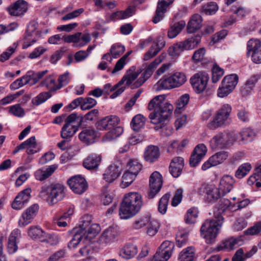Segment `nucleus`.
I'll use <instances>...</instances> for the list:
<instances>
[{
  "instance_id": "nucleus-17",
  "label": "nucleus",
  "mask_w": 261,
  "mask_h": 261,
  "mask_svg": "<svg viewBox=\"0 0 261 261\" xmlns=\"http://www.w3.org/2000/svg\"><path fill=\"white\" fill-rule=\"evenodd\" d=\"M91 37L89 34H82L76 33L74 34L68 35L64 38V41L67 43H74L73 46L82 47L89 43Z\"/></svg>"
},
{
  "instance_id": "nucleus-37",
  "label": "nucleus",
  "mask_w": 261,
  "mask_h": 261,
  "mask_svg": "<svg viewBox=\"0 0 261 261\" xmlns=\"http://www.w3.org/2000/svg\"><path fill=\"white\" fill-rule=\"evenodd\" d=\"M29 236L33 239H40L41 242L46 240V233L40 228L31 226L28 230Z\"/></svg>"
},
{
  "instance_id": "nucleus-53",
  "label": "nucleus",
  "mask_w": 261,
  "mask_h": 261,
  "mask_svg": "<svg viewBox=\"0 0 261 261\" xmlns=\"http://www.w3.org/2000/svg\"><path fill=\"white\" fill-rule=\"evenodd\" d=\"M212 72V81L214 83L218 82L224 73V70L216 64L213 66Z\"/></svg>"
},
{
  "instance_id": "nucleus-24",
  "label": "nucleus",
  "mask_w": 261,
  "mask_h": 261,
  "mask_svg": "<svg viewBox=\"0 0 261 261\" xmlns=\"http://www.w3.org/2000/svg\"><path fill=\"white\" fill-rule=\"evenodd\" d=\"M174 0H159L158 3L155 14L153 18L154 23H158L164 17V14L167 11V8L171 4Z\"/></svg>"
},
{
  "instance_id": "nucleus-27",
  "label": "nucleus",
  "mask_w": 261,
  "mask_h": 261,
  "mask_svg": "<svg viewBox=\"0 0 261 261\" xmlns=\"http://www.w3.org/2000/svg\"><path fill=\"white\" fill-rule=\"evenodd\" d=\"M39 208V205L35 203L30 206L23 212L22 215V218L23 219L22 225L23 226H26L32 222L33 219L36 216Z\"/></svg>"
},
{
  "instance_id": "nucleus-1",
  "label": "nucleus",
  "mask_w": 261,
  "mask_h": 261,
  "mask_svg": "<svg viewBox=\"0 0 261 261\" xmlns=\"http://www.w3.org/2000/svg\"><path fill=\"white\" fill-rule=\"evenodd\" d=\"M149 110L153 111L149 114L151 123L159 125L162 128L168 121V118L172 114L173 107L167 102L164 95L156 96L148 103Z\"/></svg>"
},
{
  "instance_id": "nucleus-33",
  "label": "nucleus",
  "mask_w": 261,
  "mask_h": 261,
  "mask_svg": "<svg viewBox=\"0 0 261 261\" xmlns=\"http://www.w3.org/2000/svg\"><path fill=\"white\" fill-rule=\"evenodd\" d=\"M258 79L259 76L257 75H254L250 77L242 87L241 90L242 94L243 96L251 94Z\"/></svg>"
},
{
  "instance_id": "nucleus-51",
  "label": "nucleus",
  "mask_w": 261,
  "mask_h": 261,
  "mask_svg": "<svg viewBox=\"0 0 261 261\" xmlns=\"http://www.w3.org/2000/svg\"><path fill=\"white\" fill-rule=\"evenodd\" d=\"M169 198L170 195L166 194L162 197L159 202L158 211L162 215L165 214L167 211Z\"/></svg>"
},
{
  "instance_id": "nucleus-19",
  "label": "nucleus",
  "mask_w": 261,
  "mask_h": 261,
  "mask_svg": "<svg viewBox=\"0 0 261 261\" xmlns=\"http://www.w3.org/2000/svg\"><path fill=\"white\" fill-rule=\"evenodd\" d=\"M119 234L120 231L117 226H110L102 232L100 241L102 243L111 244L117 241Z\"/></svg>"
},
{
  "instance_id": "nucleus-58",
  "label": "nucleus",
  "mask_w": 261,
  "mask_h": 261,
  "mask_svg": "<svg viewBox=\"0 0 261 261\" xmlns=\"http://www.w3.org/2000/svg\"><path fill=\"white\" fill-rule=\"evenodd\" d=\"M198 216V211L196 208L189 209L185 216V221L187 223L193 224L196 222V219Z\"/></svg>"
},
{
  "instance_id": "nucleus-23",
  "label": "nucleus",
  "mask_w": 261,
  "mask_h": 261,
  "mask_svg": "<svg viewBox=\"0 0 261 261\" xmlns=\"http://www.w3.org/2000/svg\"><path fill=\"white\" fill-rule=\"evenodd\" d=\"M36 25L35 22H31L28 24L24 37L28 44L24 45L23 48L29 47L36 42L38 38V32L36 31Z\"/></svg>"
},
{
  "instance_id": "nucleus-22",
  "label": "nucleus",
  "mask_w": 261,
  "mask_h": 261,
  "mask_svg": "<svg viewBox=\"0 0 261 261\" xmlns=\"http://www.w3.org/2000/svg\"><path fill=\"white\" fill-rule=\"evenodd\" d=\"M121 169L116 164L110 165L103 174V179L108 183L114 182L121 174Z\"/></svg>"
},
{
  "instance_id": "nucleus-62",
  "label": "nucleus",
  "mask_w": 261,
  "mask_h": 261,
  "mask_svg": "<svg viewBox=\"0 0 261 261\" xmlns=\"http://www.w3.org/2000/svg\"><path fill=\"white\" fill-rule=\"evenodd\" d=\"M17 45L14 43L12 46H10L6 51L3 52L0 55V61L4 62L8 60L11 55L15 52Z\"/></svg>"
},
{
  "instance_id": "nucleus-36",
  "label": "nucleus",
  "mask_w": 261,
  "mask_h": 261,
  "mask_svg": "<svg viewBox=\"0 0 261 261\" xmlns=\"http://www.w3.org/2000/svg\"><path fill=\"white\" fill-rule=\"evenodd\" d=\"M236 140L240 138L239 141L242 143H246L252 141L255 136V134L252 129L244 128L238 135L236 134Z\"/></svg>"
},
{
  "instance_id": "nucleus-46",
  "label": "nucleus",
  "mask_w": 261,
  "mask_h": 261,
  "mask_svg": "<svg viewBox=\"0 0 261 261\" xmlns=\"http://www.w3.org/2000/svg\"><path fill=\"white\" fill-rule=\"evenodd\" d=\"M239 78L237 74H230L225 76L223 79L222 83L230 88V89L234 90L238 83Z\"/></svg>"
},
{
  "instance_id": "nucleus-42",
  "label": "nucleus",
  "mask_w": 261,
  "mask_h": 261,
  "mask_svg": "<svg viewBox=\"0 0 261 261\" xmlns=\"http://www.w3.org/2000/svg\"><path fill=\"white\" fill-rule=\"evenodd\" d=\"M126 171L136 176L142 168V165L136 159H130L126 165Z\"/></svg>"
},
{
  "instance_id": "nucleus-63",
  "label": "nucleus",
  "mask_w": 261,
  "mask_h": 261,
  "mask_svg": "<svg viewBox=\"0 0 261 261\" xmlns=\"http://www.w3.org/2000/svg\"><path fill=\"white\" fill-rule=\"evenodd\" d=\"M32 190L30 188H27L20 192L16 196L17 199H20L24 204H26L31 198Z\"/></svg>"
},
{
  "instance_id": "nucleus-2",
  "label": "nucleus",
  "mask_w": 261,
  "mask_h": 261,
  "mask_svg": "<svg viewBox=\"0 0 261 261\" xmlns=\"http://www.w3.org/2000/svg\"><path fill=\"white\" fill-rule=\"evenodd\" d=\"M143 202L141 194L138 192H129L124 195L119 208L121 219H128L139 213Z\"/></svg>"
},
{
  "instance_id": "nucleus-52",
  "label": "nucleus",
  "mask_w": 261,
  "mask_h": 261,
  "mask_svg": "<svg viewBox=\"0 0 261 261\" xmlns=\"http://www.w3.org/2000/svg\"><path fill=\"white\" fill-rule=\"evenodd\" d=\"M136 177V175L126 171L122 177L121 187L125 188L128 187L135 180Z\"/></svg>"
},
{
  "instance_id": "nucleus-12",
  "label": "nucleus",
  "mask_w": 261,
  "mask_h": 261,
  "mask_svg": "<svg viewBox=\"0 0 261 261\" xmlns=\"http://www.w3.org/2000/svg\"><path fill=\"white\" fill-rule=\"evenodd\" d=\"M247 54L256 64L261 63V41L256 39H251L247 43Z\"/></svg>"
},
{
  "instance_id": "nucleus-38",
  "label": "nucleus",
  "mask_w": 261,
  "mask_h": 261,
  "mask_svg": "<svg viewBox=\"0 0 261 261\" xmlns=\"http://www.w3.org/2000/svg\"><path fill=\"white\" fill-rule=\"evenodd\" d=\"M165 42L161 41L157 42L152 45L150 49L146 53L144 56V60L147 61L154 57L165 46Z\"/></svg>"
},
{
  "instance_id": "nucleus-35",
  "label": "nucleus",
  "mask_w": 261,
  "mask_h": 261,
  "mask_svg": "<svg viewBox=\"0 0 261 261\" xmlns=\"http://www.w3.org/2000/svg\"><path fill=\"white\" fill-rule=\"evenodd\" d=\"M202 19L201 16L197 14L192 16L187 25V32L191 34L199 30L202 27Z\"/></svg>"
},
{
  "instance_id": "nucleus-59",
  "label": "nucleus",
  "mask_w": 261,
  "mask_h": 261,
  "mask_svg": "<svg viewBox=\"0 0 261 261\" xmlns=\"http://www.w3.org/2000/svg\"><path fill=\"white\" fill-rule=\"evenodd\" d=\"M37 180L43 181L49 177V167H43L37 170L35 173Z\"/></svg>"
},
{
  "instance_id": "nucleus-7",
  "label": "nucleus",
  "mask_w": 261,
  "mask_h": 261,
  "mask_svg": "<svg viewBox=\"0 0 261 261\" xmlns=\"http://www.w3.org/2000/svg\"><path fill=\"white\" fill-rule=\"evenodd\" d=\"M236 134L233 133H219L210 141V147L213 149L227 148L233 144L236 141Z\"/></svg>"
},
{
  "instance_id": "nucleus-3",
  "label": "nucleus",
  "mask_w": 261,
  "mask_h": 261,
  "mask_svg": "<svg viewBox=\"0 0 261 261\" xmlns=\"http://www.w3.org/2000/svg\"><path fill=\"white\" fill-rule=\"evenodd\" d=\"M224 222V218L220 214H215L212 219L206 220L200 228L201 236L205 239L207 244H211L220 231Z\"/></svg>"
},
{
  "instance_id": "nucleus-57",
  "label": "nucleus",
  "mask_w": 261,
  "mask_h": 261,
  "mask_svg": "<svg viewBox=\"0 0 261 261\" xmlns=\"http://www.w3.org/2000/svg\"><path fill=\"white\" fill-rule=\"evenodd\" d=\"M150 222V218L143 217L136 219L133 223V227L135 229H140L146 226Z\"/></svg>"
},
{
  "instance_id": "nucleus-39",
  "label": "nucleus",
  "mask_w": 261,
  "mask_h": 261,
  "mask_svg": "<svg viewBox=\"0 0 261 261\" xmlns=\"http://www.w3.org/2000/svg\"><path fill=\"white\" fill-rule=\"evenodd\" d=\"M174 248V244L173 242L165 241L161 245L158 251L164 256H168V258H169L172 255Z\"/></svg>"
},
{
  "instance_id": "nucleus-8",
  "label": "nucleus",
  "mask_w": 261,
  "mask_h": 261,
  "mask_svg": "<svg viewBox=\"0 0 261 261\" xmlns=\"http://www.w3.org/2000/svg\"><path fill=\"white\" fill-rule=\"evenodd\" d=\"M91 217L85 216L83 217L79 229L82 231L84 239L90 241L100 230V226L96 223H91Z\"/></svg>"
},
{
  "instance_id": "nucleus-21",
  "label": "nucleus",
  "mask_w": 261,
  "mask_h": 261,
  "mask_svg": "<svg viewBox=\"0 0 261 261\" xmlns=\"http://www.w3.org/2000/svg\"><path fill=\"white\" fill-rule=\"evenodd\" d=\"M119 121V119L117 117L113 115L109 116L99 120L96 123V126L100 130L111 129L117 125Z\"/></svg>"
},
{
  "instance_id": "nucleus-25",
  "label": "nucleus",
  "mask_w": 261,
  "mask_h": 261,
  "mask_svg": "<svg viewBox=\"0 0 261 261\" xmlns=\"http://www.w3.org/2000/svg\"><path fill=\"white\" fill-rule=\"evenodd\" d=\"M97 136L95 129L92 128L84 129L79 134V138L85 144L88 145L95 142Z\"/></svg>"
},
{
  "instance_id": "nucleus-32",
  "label": "nucleus",
  "mask_w": 261,
  "mask_h": 261,
  "mask_svg": "<svg viewBox=\"0 0 261 261\" xmlns=\"http://www.w3.org/2000/svg\"><path fill=\"white\" fill-rule=\"evenodd\" d=\"M69 81V73L68 72H66L59 76L58 84H56L55 80H50V93L55 92L62 87L67 85Z\"/></svg>"
},
{
  "instance_id": "nucleus-15",
  "label": "nucleus",
  "mask_w": 261,
  "mask_h": 261,
  "mask_svg": "<svg viewBox=\"0 0 261 261\" xmlns=\"http://www.w3.org/2000/svg\"><path fill=\"white\" fill-rule=\"evenodd\" d=\"M162 177L158 171L153 172L149 178L150 190L148 194L149 198H153L159 192L162 186Z\"/></svg>"
},
{
  "instance_id": "nucleus-41",
  "label": "nucleus",
  "mask_w": 261,
  "mask_h": 261,
  "mask_svg": "<svg viewBox=\"0 0 261 261\" xmlns=\"http://www.w3.org/2000/svg\"><path fill=\"white\" fill-rule=\"evenodd\" d=\"M186 23L184 21H180L175 23L169 29L168 32V36L170 38H174L179 34L184 28Z\"/></svg>"
},
{
  "instance_id": "nucleus-61",
  "label": "nucleus",
  "mask_w": 261,
  "mask_h": 261,
  "mask_svg": "<svg viewBox=\"0 0 261 261\" xmlns=\"http://www.w3.org/2000/svg\"><path fill=\"white\" fill-rule=\"evenodd\" d=\"M201 37L200 35H196L186 39L190 50L195 48L201 41Z\"/></svg>"
},
{
  "instance_id": "nucleus-43",
  "label": "nucleus",
  "mask_w": 261,
  "mask_h": 261,
  "mask_svg": "<svg viewBox=\"0 0 261 261\" xmlns=\"http://www.w3.org/2000/svg\"><path fill=\"white\" fill-rule=\"evenodd\" d=\"M252 169V166L249 163H245L241 165L235 173V176L239 179L246 176Z\"/></svg>"
},
{
  "instance_id": "nucleus-29",
  "label": "nucleus",
  "mask_w": 261,
  "mask_h": 261,
  "mask_svg": "<svg viewBox=\"0 0 261 261\" xmlns=\"http://www.w3.org/2000/svg\"><path fill=\"white\" fill-rule=\"evenodd\" d=\"M138 252V247L136 245L127 243L120 249L119 255L125 259H129L133 258Z\"/></svg>"
},
{
  "instance_id": "nucleus-13",
  "label": "nucleus",
  "mask_w": 261,
  "mask_h": 261,
  "mask_svg": "<svg viewBox=\"0 0 261 261\" xmlns=\"http://www.w3.org/2000/svg\"><path fill=\"white\" fill-rule=\"evenodd\" d=\"M68 184L72 191L77 194L84 193L88 187L85 179L80 175L71 177L68 180Z\"/></svg>"
},
{
  "instance_id": "nucleus-14",
  "label": "nucleus",
  "mask_w": 261,
  "mask_h": 261,
  "mask_svg": "<svg viewBox=\"0 0 261 261\" xmlns=\"http://www.w3.org/2000/svg\"><path fill=\"white\" fill-rule=\"evenodd\" d=\"M141 73L140 70H137L135 66H132L123 76L121 80L111 89V91L115 90L118 87H119L125 82L126 86H131V88L134 89L133 85L137 81L135 80L138 77Z\"/></svg>"
},
{
  "instance_id": "nucleus-55",
  "label": "nucleus",
  "mask_w": 261,
  "mask_h": 261,
  "mask_svg": "<svg viewBox=\"0 0 261 261\" xmlns=\"http://www.w3.org/2000/svg\"><path fill=\"white\" fill-rule=\"evenodd\" d=\"M125 51L124 46L115 44L112 46L110 49V53L113 58H117L120 57Z\"/></svg>"
},
{
  "instance_id": "nucleus-47",
  "label": "nucleus",
  "mask_w": 261,
  "mask_h": 261,
  "mask_svg": "<svg viewBox=\"0 0 261 261\" xmlns=\"http://www.w3.org/2000/svg\"><path fill=\"white\" fill-rule=\"evenodd\" d=\"M146 118L144 116L141 114L136 115L132 119L131 125L133 129L135 131H138L145 124Z\"/></svg>"
},
{
  "instance_id": "nucleus-6",
  "label": "nucleus",
  "mask_w": 261,
  "mask_h": 261,
  "mask_svg": "<svg viewBox=\"0 0 261 261\" xmlns=\"http://www.w3.org/2000/svg\"><path fill=\"white\" fill-rule=\"evenodd\" d=\"M187 81V76L184 72H176L170 76L162 79L155 85L158 90L170 89L181 86Z\"/></svg>"
},
{
  "instance_id": "nucleus-49",
  "label": "nucleus",
  "mask_w": 261,
  "mask_h": 261,
  "mask_svg": "<svg viewBox=\"0 0 261 261\" xmlns=\"http://www.w3.org/2000/svg\"><path fill=\"white\" fill-rule=\"evenodd\" d=\"M146 226L147 234L150 236H153L158 232L160 225L156 220L150 219V222Z\"/></svg>"
},
{
  "instance_id": "nucleus-16",
  "label": "nucleus",
  "mask_w": 261,
  "mask_h": 261,
  "mask_svg": "<svg viewBox=\"0 0 261 261\" xmlns=\"http://www.w3.org/2000/svg\"><path fill=\"white\" fill-rule=\"evenodd\" d=\"M228 157V152L220 151L212 155L207 161L203 163L201 169L205 171L210 168L220 165L223 163Z\"/></svg>"
},
{
  "instance_id": "nucleus-44",
  "label": "nucleus",
  "mask_w": 261,
  "mask_h": 261,
  "mask_svg": "<svg viewBox=\"0 0 261 261\" xmlns=\"http://www.w3.org/2000/svg\"><path fill=\"white\" fill-rule=\"evenodd\" d=\"M194 256V248L192 247H188L180 252L179 259L180 261H192Z\"/></svg>"
},
{
  "instance_id": "nucleus-4",
  "label": "nucleus",
  "mask_w": 261,
  "mask_h": 261,
  "mask_svg": "<svg viewBox=\"0 0 261 261\" xmlns=\"http://www.w3.org/2000/svg\"><path fill=\"white\" fill-rule=\"evenodd\" d=\"M83 122L82 115L73 113L69 115L65 120V123L61 130V137L63 139L71 138L78 130Z\"/></svg>"
},
{
  "instance_id": "nucleus-60",
  "label": "nucleus",
  "mask_w": 261,
  "mask_h": 261,
  "mask_svg": "<svg viewBox=\"0 0 261 261\" xmlns=\"http://www.w3.org/2000/svg\"><path fill=\"white\" fill-rule=\"evenodd\" d=\"M9 112L11 114L17 117H22L25 115L23 109L20 107L19 104H16L10 107Z\"/></svg>"
},
{
  "instance_id": "nucleus-50",
  "label": "nucleus",
  "mask_w": 261,
  "mask_h": 261,
  "mask_svg": "<svg viewBox=\"0 0 261 261\" xmlns=\"http://www.w3.org/2000/svg\"><path fill=\"white\" fill-rule=\"evenodd\" d=\"M27 146V153L33 154L38 151L37 144L35 136H32L25 141Z\"/></svg>"
},
{
  "instance_id": "nucleus-45",
  "label": "nucleus",
  "mask_w": 261,
  "mask_h": 261,
  "mask_svg": "<svg viewBox=\"0 0 261 261\" xmlns=\"http://www.w3.org/2000/svg\"><path fill=\"white\" fill-rule=\"evenodd\" d=\"M190 100V95L188 94H185L181 96L176 102L175 113L179 114L183 109L187 105Z\"/></svg>"
},
{
  "instance_id": "nucleus-34",
  "label": "nucleus",
  "mask_w": 261,
  "mask_h": 261,
  "mask_svg": "<svg viewBox=\"0 0 261 261\" xmlns=\"http://www.w3.org/2000/svg\"><path fill=\"white\" fill-rule=\"evenodd\" d=\"M135 7H129L124 11H119L112 13L110 16V20L116 21L119 19H124L132 16L135 13Z\"/></svg>"
},
{
  "instance_id": "nucleus-9",
  "label": "nucleus",
  "mask_w": 261,
  "mask_h": 261,
  "mask_svg": "<svg viewBox=\"0 0 261 261\" xmlns=\"http://www.w3.org/2000/svg\"><path fill=\"white\" fill-rule=\"evenodd\" d=\"M166 57V54L165 53H163L158 57L147 66L146 70L141 74L137 81L133 85L132 87L137 88L142 85L151 76L152 70L164 60Z\"/></svg>"
},
{
  "instance_id": "nucleus-10",
  "label": "nucleus",
  "mask_w": 261,
  "mask_h": 261,
  "mask_svg": "<svg viewBox=\"0 0 261 261\" xmlns=\"http://www.w3.org/2000/svg\"><path fill=\"white\" fill-rule=\"evenodd\" d=\"M208 80V74L205 72L200 71L192 76L190 82L195 92L200 93L205 90Z\"/></svg>"
},
{
  "instance_id": "nucleus-30",
  "label": "nucleus",
  "mask_w": 261,
  "mask_h": 261,
  "mask_svg": "<svg viewBox=\"0 0 261 261\" xmlns=\"http://www.w3.org/2000/svg\"><path fill=\"white\" fill-rule=\"evenodd\" d=\"M101 161V157L100 155L91 154L88 156L83 162L84 167L88 170L97 169Z\"/></svg>"
},
{
  "instance_id": "nucleus-54",
  "label": "nucleus",
  "mask_w": 261,
  "mask_h": 261,
  "mask_svg": "<svg viewBox=\"0 0 261 261\" xmlns=\"http://www.w3.org/2000/svg\"><path fill=\"white\" fill-rule=\"evenodd\" d=\"M218 9L216 3L211 2L204 5L202 8L201 12L206 15L214 14Z\"/></svg>"
},
{
  "instance_id": "nucleus-56",
  "label": "nucleus",
  "mask_w": 261,
  "mask_h": 261,
  "mask_svg": "<svg viewBox=\"0 0 261 261\" xmlns=\"http://www.w3.org/2000/svg\"><path fill=\"white\" fill-rule=\"evenodd\" d=\"M188 233L184 231L177 232L176 237V245L178 247L185 245L188 241Z\"/></svg>"
},
{
  "instance_id": "nucleus-28",
  "label": "nucleus",
  "mask_w": 261,
  "mask_h": 261,
  "mask_svg": "<svg viewBox=\"0 0 261 261\" xmlns=\"http://www.w3.org/2000/svg\"><path fill=\"white\" fill-rule=\"evenodd\" d=\"M160 156L159 147L154 145H149L146 147L144 153V160L149 163H154Z\"/></svg>"
},
{
  "instance_id": "nucleus-20",
  "label": "nucleus",
  "mask_w": 261,
  "mask_h": 261,
  "mask_svg": "<svg viewBox=\"0 0 261 261\" xmlns=\"http://www.w3.org/2000/svg\"><path fill=\"white\" fill-rule=\"evenodd\" d=\"M65 188L61 184H52L50 186V205L57 203L65 196Z\"/></svg>"
},
{
  "instance_id": "nucleus-64",
  "label": "nucleus",
  "mask_w": 261,
  "mask_h": 261,
  "mask_svg": "<svg viewBox=\"0 0 261 261\" xmlns=\"http://www.w3.org/2000/svg\"><path fill=\"white\" fill-rule=\"evenodd\" d=\"M49 98V92H42L34 98L32 102L33 105L38 106Z\"/></svg>"
},
{
  "instance_id": "nucleus-5",
  "label": "nucleus",
  "mask_w": 261,
  "mask_h": 261,
  "mask_svg": "<svg viewBox=\"0 0 261 261\" xmlns=\"http://www.w3.org/2000/svg\"><path fill=\"white\" fill-rule=\"evenodd\" d=\"M231 107L228 104L223 105L216 113L213 120L207 124L211 129H215L224 125L229 124L231 122L230 114Z\"/></svg>"
},
{
  "instance_id": "nucleus-11",
  "label": "nucleus",
  "mask_w": 261,
  "mask_h": 261,
  "mask_svg": "<svg viewBox=\"0 0 261 261\" xmlns=\"http://www.w3.org/2000/svg\"><path fill=\"white\" fill-rule=\"evenodd\" d=\"M198 193L204 196L205 200L209 203H214L223 196L218 188L212 185H202L198 189Z\"/></svg>"
},
{
  "instance_id": "nucleus-48",
  "label": "nucleus",
  "mask_w": 261,
  "mask_h": 261,
  "mask_svg": "<svg viewBox=\"0 0 261 261\" xmlns=\"http://www.w3.org/2000/svg\"><path fill=\"white\" fill-rule=\"evenodd\" d=\"M243 244V241L241 237H239L228 239L225 242L224 246L226 248L229 250H232L240 246H241Z\"/></svg>"
},
{
  "instance_id": "nucleus-26",
  "label": "nucleus",
  "mask_w": 261,
  "mask_h": 261,
  "mask_svg": "<svg viewBox=\"0 0 261 261\" xmlns=\"http://www.w3.org/2000/svg\"><path fill=\"white\" fill-rule=\"evenodd\" d=\"M184 166V160L181 157L173 158L169 166V171L174 177H178L181 173Z\"/></svg>"
},
{
  "instance_id": "nucleus-31",
  "label": "nucleus",
  "mask_w": 261,
  "mask_h": 261,
  "mask_svg": "<svg viewBox=\"0 0 261 261\" xmlns=\"http://www.w3.org/2000/svg\"><path fill=\"white\" fill-rule=\"evenodd\" d=\"M234 179L230 175H225L220 180L219 189L224 196L233 188Z\"/></svg>"
},
{
  "instance_id": "nucleus-40",
  "label": "nucleus",
  "mask_w": 261,
  "mask_h": 261,
  "mask_svg": "<svg viewBox=\"0 0 261 261\" xmlns=\"http://www.w3.org/2000/svg\"><path fill=\"white\" fill-rule=\"evenodd\" d=\"M74 234L68 244L69 247L75 248L81 241H83L84 243L88 241L84 239V236L79 228L74 229Z\"/></svg>"
},
{
  "instance_id": "nucleus-18",
  "label": "nucleus",
  "mask_w": 261,
  "mask_h": 261,
  "mask_svg": "<svg viewBox=\"0 0 261 261\" xmlns=\"http://www.w3.org/2000/svg\"><path fill=\"white\" fill-rule=\"evenodd\" d=\"M28 4L24 0H18L6 8L9 14L13 16H21L27 12Z\"/></svg>"
}]
</instances>
